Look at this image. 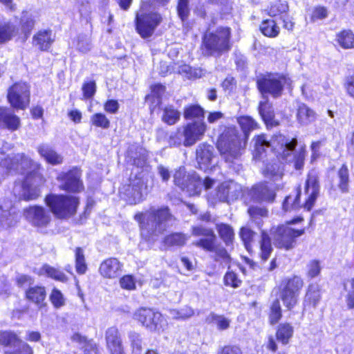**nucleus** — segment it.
Here are the masks:
<instances>
[{
    "label": "nucleus",
    "instance_id": "1",
    "mask_svg": "<svg viewBox=\"0 0 354 354\" xmlns=\"http://www.w3.org/2000/svg\"><path fill=\"white\" fill-rule=\"evenodd\" d=\"M0 166L8 172L27 174L21 183L15 185L13 191L20 199L35 200L40 195L39 186L44 184V179L38 172L40 165L25 156L24 153H12L6 156L0 151Z\"/></svg>",
    "mask_w": 354,
    "mask_h": 354
},
{
    "label": "nucleus",
    "instance_id": "2",
    "mask_svg": "<svg viewBox=\"0 0 354 354\" xmlns=\"http://www.w3.org/2000/svg\"><path fill=\"white\" fill-rule=\"evenodd\" d=\"M254 157L261 159L267 149L274 151L277 156L286 162H292L296 169H301L304 165L306 151L304 149L295 151L297 144L296 138H286L283 135H277L268 140L264 134L253 138Z\"/></svg>",
    "mask_w": 354,
    "mask_h": 354
},
{
    "label": "nucleus",
    "instance_id": "3",
    "mask_svg": "<svg viewBox=\"0 0 354 354\" xmlns=\"http://www.w3.org/2000/svg\"><path fill=\"white\" fill-rule=\"evenodd\" d=\"M173 216L167 207L159 209L151 207L145 213L135 215V219L140 223L141 234L147 239L162 234L168 227V222Z\"/></svg>",
    "mask_w": 354,
    "mask_h": 354
},
{
    "label": "nucleus",
    "instance_id": "4",
    "mask_svg": "<svg viewBox=\"0 0 354 354\" xmlns=\"http://www.w3.org/2000/svg\"><path fill=\"white\" fill-rule=\"evenodd\" d=\"M169 1L142 0L140 12L136 16V29L142 37H150L162 19L159 14L152 12L147 13V11L151 8L154 9L156 6H165Z\"/></svg>",
    "mask_w": 354,
    "mask_h": 354
},
{
    "label": "nucleus",
    "instance_id": "5",
    "mask_svg": "<svg viewBox=\"0 0 354 354\" xmlns=\"http://www.w3.org/2000/svg\"><path fill=\"white\" fill-rule=\"evenodd\" d=\"M246 140L241 139L235 128H227L221 135L217 148L226 162H232L242 154L246 146Z\"/></svg>",
    "mask_w": 354,
    "mask_h": 354
},
{
    "label": "nucleus",
    "instance_id": "6",
    "mask_svg": "<svg viewBox=\"0 0 354 354\" xmlns=\"http://www.w3.org/2000/svg\"><path fill=\"white\" fill-rule=\"evenodd\" d=\"M45 202L51 212L58 218H68L74 216L79 205V198L70 195L49 194Z\"/></svg>",
    "mask_w": 354,
    "mask_h": 354
},
{
    "label": "nucleus",
    "instance_id": "7",
    "mask_svg": "<svg viewBox=\"0 0 354 354\" xmlns=\"http://www.w3.org/2000/svg\"><path fill=\"white\" fill-rule=\"evenodd\" d=\"M230 30L218 28L214 32L206 33L203 38V53L207 56H220L230 48Z\"/></svg>",
    "mask_w": 354,
    "mask_h": 354
},
{
    "label": "nucleus",
    "instance_id": "8",
    "mask_svg": "<svg viewBox=\"0 0 354 354\" xmlns=\"http://www.w3.org/2000/svg\"><path fill=\"white\" fill-rule=\"evenodd\" d=\"M303 286V280L297 276H294L281 283L280 298L283 305L288 310H291L297 305L299 292Z\"/></svg>",
    "mask_w": 354,
    "mask_h": 354
},
{
    "label": "nucleus",
    "instance_id": "9",
    "mask_svg": "<svg viewBox=\"0 0 354 354\" xmlns=\"http://www.w3.org/2000/svg\"><path fill=\"white\" fill-rule=\"evenodd\" d=\"M174 182L176 185L189 196L200 194L201 191V180L195 172L187 173L185 167H181L174 174Z\"/></svg>",
    "mask_w": 354,
    "mask_h": 354
},
{
    "label": "nucleus",
    "instance_id": "10",
    "mask_svg": "<svg viewBox=\"0 0 354 354\" xmlns=\"http://www.w3.org/2000/svg\"><path fill=\"white\" fill-rule=\"evenodd\" d=\"M304 233V230H295L289 225L278 226L274 230L273 240L277 248L286 250L294 248L295 239Z\"/></svg>",
    "mask_w": 354,
    "mask_h": 354
},
{
    "label": "nucleus",
    "instance_id": "11",
    "mask_svg": "<svg viewBox=\"0 0 354 354\" xmlns=\"http://www.w3.org/2000/svg\"><path fill=\"white\" fill-rule=\"evenodd\" d=\"M133 317L151 331L159 332L163 328L165 321L162 315L151 308H140L134 313Z\"/></svg>",
    "mask_w": 354,
    "mask_h": 354
},
{
    "label": "nucleus",
    "instance_id": "12",
    "mask_svg": "<svg viewBox=\"0 0 354 354\" xmlns=\"http://www.w3.org/2000/svg\"><path fill=\"white\" fill-rule=\"evenodd\" d=\"M8 100L15 109H25L30 102V86L25 82L14 84L8 89Z\"/></svg>",
    "mask_w": 354,
    "mask_h": 354
},
{
    "label": "nucleus",
    "instance_id": "13",
    "mask_svg": "<svg viewBox=\"0 0 354 354\" xmlns=\"http://www.w3.org/2000/svg\"><path fill=\"white\" fill-rule=\"evenodd\" d=\"M257 84L263 95L270 93L274 97L281 95L283 86L290 84L289 78L279 75H268L259 80Z\"/></svg>",
    "mask_w": 354,
    "mask_h": 354
},
{
    "label": "nucleus",
    "instance_id": "14",
    "mask_svg": "<svg viewBox=\"0 0 354 354\" xmlns=\"http://www.w3.org/2000/svg\"><path fill=\"white\" fill-rule=\"evenodd\" d=\"M81 173L77 169L68 172H62L57 177L59 183V188L61 190L69 192H80L84 189V185L80 180Z\"/></svg>",
    "mask_w": 354,
    "mask_h": 354
},
{
    "label": "nucleus",
    "instance_id": "15",
    "mask_svg": "<svg viewBox=\"0 0 354 354\" xmlns=\"http://www.w3.org/2000/svg\"><path fill=\"white\" fill-rule=\"evenodd\" d=\"M26 219L35 227H46L51 221L49 212L41 206H30L24 211Z\"/></svg>",
    "mask_w": 354,
    "mask_h": 354
},
{
    "label": "nucleus",
    "instance_id": "16",
    "mask_svg": "<svg viewBox=\"0 0 354 354\" xmlns=\"http://www.w3.org/2000/svg\"><path fill=\"white\" fill-rule=\"evenodd\" d=\"M200 245L202 246V250L213 254L212 258L214 261L218 262L222 266H229L232 258L227 250L221 244H218L216 241L205 240L201 241Z\"/></svg>",
    "mask_w": 354,
    "mask_h": 354
},
{
    "label": "nucleus",
    "instance_id": "17",
    "mask_svg": "<svg viewBox=\"0 0 354 354\" xmlns=\"http://www.w3.org/2000/svg\"><path fill=\"white\" fill-rule=\"evenodd\" d=\"M185 133V146L194 145L201 140L207 129L205 123L203 121L190 122L182 127Z\"/></svg>",
    "mask_w": 354,
    "mask_h": 354
},
{
    "label": "nucleus",
    "instance_id": "18",
    "mask_svg": "<svg viewBox=\"0 0 354 354\" xmlns=\"http://www.w3.org/2000/svg\"><path fill=\"white\" fill-rule=\"evenodd\" d=\"M319 192L318 176L315 171H311L308 175L305 185V193L308 196L304 204L305 209L309 211L313 207Z\"/></svg>",
    "mask_w": 354,
    "mask_h": 354
},
{
    "label": "nucleus",
    "instance_id": "19",
    "mask_svg": "<svg viewBox=\"0 0 354 354\" xmlns=\"http://www.w3.org/2000/svg\"><path fill=\"white\" fill-rule=\"evenodd\" d=\"M196 160L201 169L205 171L211 169L214 158V148L205 143L200 144L196 149Z\"/></svg>",
    "mask_w": 354,
    "mask_h": 354
},
{
    "label": "nucleus",
    "instance_id": "20",
    "mask_svg": "<svg viewBox=\"0 0 354 354\" xmlns=\"http://www.w3.org/2000/svg\"><path fill=\"white\" fill-rule=\"evenodd\" d=\"M105 339L111 354H124L121 335L118 328H108L105 332Z\"/></svg>",
    "mask_w": 354,
    "mask_h": 354
},
{
    "label": "nucleus",
    "instance_id": "21",
    "mask_svg": "<svg viewBox=\"0 0 354 354\" xmlns=\"http://www.w3.org/2000/svg\"><path fill=\"white\" fill-rule=\"evenodd\" d=\"M127 162L138 167H143L147 162V152L145 149L137 144L131 145L126 153Z\"/></svg>",
    "mask_w": 354,
    "mask_h": 354
},
{
    "label": "nucleus",
    "instance_id": "22",
    "mask_svg": "<svg viewBox=\"0 0 354 354\" xmlns=\"http://www.w3.org/2000/svg\"><path fill=\"white\" fill-rule=\"evenodd\" d=\"M128 191L129 192V202L136 204L142 201L149 189L145 179L140 178L136 179L131 185L128 186Z\"/></svg>",
    "mask_w": 354,
    "mask_h": 354
},
{
    "label": "nucleus",
    "instance_id": "23",
    "mask_svg": "<svg viewBox=\"0 0 354 354\" xmlns=\"http://www.w3.org/2000/svg\"><path fill=\"white\" fill-rule=\"evenodd\" d=\"M263 176L270 179L275 183V188L280 189L283 187V183L281 182L283 176V167L281 164L278 162L268 163L262 170Z\"/></svg>",
    "mask_w": 354,
    "mask_h": 354
},
{
    "label": "nucleus",
    "instance_id": "24",
    "mask_svg": "<svg viewBox=\"0 0 354 354\" xmlns=\"http://www.w3.org/2000/svg\"><path fill=\"white\" fill-rule=\"evenodd\" d=\"M122 271V264L115 258H109L100 264L99 272L100 274L108 279L118 277Z\"/></svg>",
    "mask_w": 354,
    "mask_h": 354
},
{
    "label": "nucleus",
    "instance_id": "25",
    "mask_svg": "<svg viewBox=\"0 0 354 354\" xmlns=\"http://www.w3.org/2000/svg\"><path fill=\"white\" fill-rule=\"evenodd\" d=\"M249 194L257 202L272 203L275 198V193L270 189L266 183H260L254 185L250 190Z\"/></svg>",
    "mask_w": 354,
    "mask_h": 354
},
{
    "label": "nucleus",
    "instance_id": "26",
    "mask_svg": "<svg viewBox=\"0 0 354 354\" xmlns=\"http://www.w3.org/2000/svg\"><path fill=\"white\" fill-rule=\"evenodd\" d=\"M20 125L19 118L9 109L0 107V128H6L11 131L17 130Z\"/></svg>",
    "mask_w": 354,
    "mask_h": 354
},
{
    "label": "nucleus",
    "instance_id": "27",
    "mask_svg": "<svg viewBox=\"0 0 354 354\" xmlns=\"http://www.w3.org/2000/svg\"><path fill=\"white\" fill-rule=\"evenodd\" d=\"M54 41L51 30H40L32 38V44L41 50H47Z\"/></svg>",
    "mask_w": 354,
    "mask_h": 354
},
{
    "label": "nucleus",
    "instance_id": "28",
    "mask_svg": "<svg viewBox=\"0 0 354 354\" xmlns=\"http://www.w3.org/2000/svg\"><path fill=\"white\" fill-rule=\"evenodd\" d=\"M192 235L194 236H202L201 239L195 241L192 245L202 249L200 245L201 241L205 240L216 241V236L214 230L211 228L205 227L203 225H197L192 227Z\"/></svg>",
    "mask_w": 354,
    "mask_h": 354
},
{
    "label": "nucleus",
    "instance_id": "29",
    "mask_svg": "<svg viewBox=\"0 0 354 354\" xmlns=\"http://www.w3.org/2000/svg\"><path fill=\"white\" fill-rule=\"evenodd\" d=\"M37 17V12L36 11L30 10H24L22 12L20 24L21 31L24 33L26 38L28 37L31 30L33 29Z\"/></svg>",
    "mask_w": 354,
    "mask_h": 354
},
{
    "label": "nucleus",
    "instance_id": "30",
    "mask_svg": "<svg viewBox=\"0 0 354 354\" xmlns=\"http://www.w3.org/2000/svg\"><path fill=\"white\" fill-rule=\"evenodd\" d=\"M259 111L267 125L277 126L279 124V122L274 118V115L272 105L266 98L260 102Z\"/></svg>",
    "mask_w": 354,
    "mask_h": 354
},
{
    "label": "nucleus",
    "instance_id": "31",
    "mask_svg": "<svg viewBox=\"0 0 354 354\" xmlns=\"http://www.w3.org/2000/svg\"><path fill=\"white\" fill-rule=\"evenodd\" d=\"M37 151L50 164L58 165L62 162V157L47 145H39Z\"/></svg>",
    "mask_w": 354,
    "mask_h": 354
},
{
    "label": "nucleus",
    "instance_id": "32",
    "mask_svg": "<svg viewBox=\"0 0 354 354\" xmlns=\"http://www.w3.org/2000/svg\"><path fill=\"white\" fill-rule=\"evenodd\" d=\"M17 222V215L13 208L9 205H0V225L9 227Z\"/></svg>",
    "mask_w": 354,
    "mask_h": 354
},
{
    "label": "nucleus",
    "instance_id": "33",
    "mask_svg": "<svg viewBox=\"0 0 354 354\" xmlns=\"http://www.w3.org/2000/svg\"><path fill=\"white\" fill-rule=\"evenodd\" d=\"M297 118L301 124L307 125L315 120L316 113L306 105L301 104L297 109Z\"/></svg>",
    "mask_w": 354,
    "mask_h": 354
},
{
    "label": "nucleus",
    "instance_id": "34",
    "mask_svg": "<svg viewBox=\"0 0 354 354\" xmlns=\"http://www.w3.org/2000/svg\"><path fill=\"white\" fill-rule=\"evenodd\" d=\"M260 257L262 260L266 261L272 252L271 240L268 233L263 230L261 232V240L259 241Z\"/></svg>",
    "mask_w": 354,
    "mask_h": 354
},
{
    "label": "nucleus",
    "instance_id": "35",
    "mask_svg": "<svg viewBox=\"0 0 354 354\" xmlns=\"http://www.w3.org/2000/svg\"><path fill=\"white\" fill-rule=\"evenodd\" d=\"M294 328L289 323H281L278 326L276 336L277 339L283 344H287L292 337Z\"/></svg>",
    "mask_w": 354,
    "mask_h": 354
},
{
    "label": "nucleus",
    "instance_id": "36",
    "mask_svg": "<svg viewBox=\"0 0 354 354\" xmlns=\"http://www.w3.org/2000/svg\"><path fill=\"white\" fill-rule=\"evenodd\" d=\"M39 274L46 275L52 279H54L62 282L67 281V277L63 272L48 264L44 265L39 269Z\"/></svg>",
    "mask_w": 354,
    "mask_h": 354
},
{
    "label": "nucleus",
    "instance_id": "37",
    "mask_svg": "<svg viewBox=\"0 0 354 354\" xmlns=\"http://www.w3.org/2000/svg\"><path fill=\"white\" fill-rule=\"evenodd\" d=\"M338 44L344 49L354 48V33L351 30H343L336 36Z\"/></svg>",
    "mask_w": 354,
    "mask_h": 354
},
{
    "label": "nucleus",
    "instance_id": "38",
    "mask_svg": "<svg viewBox=\"0 0 354 354\" xmlns=\"http://www.w3.org/2000/svg\"><path fill=\"white\" fill-rule=\"evenodd\" d=\"M216 230L220 238L227 246L232 243L234 239V232L230 225L223 223L218 224L216 225Z\"/></svg>",
    "mask_w": 354,
    "mask_h": 354
},
{
    "label": "nucleus",
    "instance_id": "39",
    "mask_svg": "<svg viewBox=\"0 0 354 354\" xmlns=\"http://www.w3.org/2000/svg\"><path fill=\"white\" fill-rule=\"evenodd\" d=\"M18 29L12 23L8 22L0 24V44L10 40L17 34Z\"/></svg>",
    "mask_w": 354,
    "mask_h": 354
},
{
    "label": "nucleus",
    "instance_id": "40",
    "mask_svg": "<svg viewBox=\"0 0 354 354\" xmlns=\"http://www.w3.org/2000/svg\"><path fill=\"white\" fill-rule=\"evenodd\" d=\"M337 187L343 193H347L349 190V171L347 166L343 165L337 172Z\"/></svg>",
    "mask_w": 354,
    "mask_h": 354
},
{
    "label": "nucleus",
    "instance_id": "41",
    "mask_svg": "<svg viewBox=\"0 0 354 354\" xmlns=\"http://www.w3.org/2000/svg\"><path fill=\"white\" fill-rule=\"evenodd\" d=\"M238 123L243 131L245 138L247 141L249 133L251 131L258 128L257 122L250 116H241L237 119Z\"/></svg>",
    "mask_w": 354,
    "mask_h": 354
},
{
    "label": "nucleus",
    "instance_id": "42",
    "mask_svg": "<svg viewBox=\"0 0 354 354\" xmlns=\"http://www.w3.org/2000/svg\"><path fill=\"white\" fill-rule=\"evenodd\" d=\"M260 30L266 37H275L279 35L280 28L274 20L266 19L260 25Z\"/></svg>",
    "mask_w": 354,
    "mask_h": 354
},
{
    "label": "nucleus",
    "instance_id": "43",
    "mask_svg": "<svg viewBox=\"0 0 354 354\" xmlns=\"http://www.w3.org/2000/svg\"><path fill=\"white\" fill-rule=\"evenodd\" d=\"M180 113L173 106H167L163 109L162 120L169 125L176 124L180 119Z\"/></svg>",
    "mask_w": 354,
    "mask_h": 354
},
{
    "label": "nucleus",
    "instance_id": "44",
    "mask_svg": "<svg viewBox=\"0 0 354 354\" xmlns=\"http://www.w3.org/2000/svg\"><path fill=\"white\" fill-rule=\"evenodd\" d=\"M20 339L17 335L10 331H3L0 333V344L12 351L17 346Z\"/></svg>",
    "mask_w": 354,
    "mask_h": 354
},
{
    "label": "nucleus",
    "instance_id": "45",
    "mask_svg": "<svg viewBox=\"0 0 354 354\" xmlns=\"http://www.w3.org/2000/svg\"><path fill=\"white\" fill-rule=\"evenodd\" d=\"M28 300L36 304L42 302L46 298V290L44 287L35 286L30 288L26 292Z\"/></svg>",
    "mask_w": 354,
    "mask_h": 354
},
{
    "label": "nucleus",
    "instance_id": "46",
    "mask_svg": "<svg viewBox=\"0 0 354 354\" xmlns=\"http://www.w3.org/2000/svg\"><path fill=\"white\" fill-rule=\"evenodd\" d=\"M128 338L130 342L131 354H142V339L140 335L135 331H131L128 334Z\"/></svg>",
    "mask_w": 354,
    "mask_h": 354
},
{
    "label": "nucleus",
    "instance_id": "47",
    "mask_svg": "<svg viewBox=\"0 0 354 354\" xmlns=\"http://www.w3.org/2000/svg\"><path fill=\"white\" fill-rule=\"evenodd\" d=\"M248 213L252 221L256 223L259 227L261 225V218L268 216V209L258 206H250L248 209Z\"/></svg>",
    "mask_w": 354,
    "mask_h": 354
},
{
    "label": "nucleus",
    "instance_id": "48",
    "mask_svg": "<svg viewBox=\"0 0 354 354\" xmlns=\"http://www.w3.org/2000/svg\"><path fill=\"white\" fill-rule=\"evenodd\" d=\"M300 191H297L295 194L286 196L283 203V209L285 212L296 210L301 207L299 204Z\"/></svg>",
    "mask_w": 354,
    "mask_h": 354
},
{
    "label": "nucleus",
    "instance_id": "49",
    "mask_svg": "<svg viewBox=\"0 0 354 354\" xmlns=\"http://www.w3.org/2000/svg\"><path fill=\"white\" fill-rule=\"evenodd\" d=\"M188 236L182 233H173L164 239L165 244L167 246H183L185 244Z\"/></svg>",
    "mask_w": 354,
    "mask_h": 354
},
{
    "label": "nucleus",
    "instance_id": "50",
    "mask_svg": "<svg viewBox=\"0 0 354 354\" xmlns=\"http://www.w3.org/2000/svg\"><path fill=\"white\" fill-rule=\"evenodd\" d=\"M75 269L80 274H84L87 270L84 250L82 248H76L75 250Z\"/></svg>",
    "mask_w": 354,
    "mask_h": 354
},
{
    "label": "nucleus",
    "instance_id": "51",
    "mask_svg": "<svg viewBox=\"0 0 354 354\" xmlns=\"http://www.w3.org/2000/svg\"><path fill=\"white\" fill-rule=\"evenodd\" d=\"M288 10V3L284 2L278 1L270 6L266 11L270 17H276L278 15H284Z\"/></svg>",
    "mask_w": 354,
    "mask_h": 354
},
{
    "label": "nucleus",
    "instance_id": "52",
    "mask_svg": "<svg viewBox=\"0 0 354 354\" xmlns=\"http://www.w3.org/2000/svg\"><path fill=\"white\" fill-rule=\"evenodd\" d=\"M203 109L198 104L189 105L185 108L184 117L187 120L204 117Z\"/></svg>",
    "mask_w": 354,
    "mask_h": 354
},
{
    "label": "nucleus",
    "instance_id": "53",
    "mask_svg": "<svg viewBox=\"0 0 354 354\" xmlns=\"http://www.w3.org/2000/svg\"><path fill=\"white\" fill-rule=\"evenodd\" d=\"M194 314V310L188 306H185L179 310L171 309L169 310L170 316L176 319H187L192 317Z\"/></svg>",
    "mask_w": 354,
    "mask_h": 354
},
{
    "label": "nucleus",
    "instance_id": "54",
    "mask_svg": "<svg viewBox=\"0 0 354 354\" xmlns=\"http://www.w3.org/2000/svg\"><path fill=\"white\" fill-rule=\"evenodd\" d=\"M256 233L248 226L242 227L239 231V236L247 250H249L251 243L253 241Z\"/></svg>",
    "mask_w": 354,
    "mask_h": 354
},
{
    "label": "nucleus",
    "instance_id": "55",
    "mask_svg": "<svg viewBox=\"0 0 354 354\" xmlns=\"http://www.w3.org/2000/svg\"><path fill=\"white\" fill-rule=\"evenodd\" d=\"M320 299V293L318 286L311 284L308 286V291L306 295V301L315 306Z\"/></svg>",
    "mask_w": 354,
    "mask_h": 354
},
{
    "label": "nucleus",
    "instance_id": "56",
    "mask_svg": "<svg viewBox=\"0 0 354 354\" xmlns=\"http://www.w3.org/2000/svg\"><path fill=\"white\" fill-rule=\"evenodd\" d=\"M90 122L92 125L102 129H108L110 127L109 120L102 113L93 114L91 117Z\"/></svg>",
    "mask_w": 354,
    "mask_h": 354
},
{
    "label": "nucleus",
    "instance_id": "57",
    "mask_svg": "<svg viewBox=\"0 0 354 354\" xmlns=\"http://www.w3.org/2000/svg\"><path fill=\"white\" fill-rule=\"evenodd\" d=\"M207 321L213 322L219 330H225L230 326V320L222 316L212 313L207 319Z\"/></svg>",
    "mask_w": 354,
    "mask_h": 354
},
{
    "label": "nucleus",
    "instance_id": "58",
    "mask_svg": "<svg viewBox=\"0 0 354 354\" xmlns=\"http://www.w3.org/2000/svg\"><path fill=\"white\" fill-rule=\"evenodd\" d=\"M165 91V87L160 84H155L151 87V95L148 99L153 100L152 103L155 104L154 107L160 104V98Z\"/></svg>",
    "mask_w": 354,
    "mask_h": 354
},
{
    "label": "nucleus",
    "instance_id": "59",
    "mask_svg": "<svg viewBox=\"0 0 354 354\" xmlns=\"http://www.w3.org/2000/svg\"><path fill=\"white\" fill-rule=\"evenodd\" d=\"M169 144L173 147H179L181 145L185 146V133L182 128H178L176 132L170 135Z\"/></svg>",
    "mask_w": 354,
    "mask_h": 354
},
{
    "label": "nucleus",
    "instance_id": "60",
    "mask_svg": "<svg viewBox=\"0 0 354 354\" xmlns=\"http://www.w3.org/2000/svg\"><path fill=\"white\" fill-rule=\"evenodd\" d=\"M228 203L236 200L241 193V187L234 181H227Z\"/></svg>",
    "mask_w": 354,
    "mask_h": 354
},
{
    "label": "nucleus",
    "instance_id": "61",
    "mask_svg": "<svg viewBox=\"0 0 354 354\" xmlns=\"http://www.w3.org/2000/svg\"><path fill=\"white\" fill-rule=\"evenodd\" d=\"M281 308L278 299L274 300L270 307V319L271 324H274L281 318Z\"/></svg>",
    "mask_w": 354,
    "mask_h": 354
},
{
    "label": "nucleus",
    "instance_id": "62",
    "mask_svg": "<svg viewBox=\"0 0 354 354\" xmlns=\"http://www.w3.org/2000/svg\"><path fill=\"white\" fill-rule=\"evenodd\" d=\"M223 280L225 286L233 288H238L241 284V280L238 278L237 274L233 271L227 272Z\"/></svg>",
    "mask_w": 354,
    "mask_h": 354
},
{
    "label": "nucleus",
    "instance_id": "63",
    "mask_svg": "<svg viewBox=\"0 0 354 354\" xmlns=\"http://www.w3.org/2000/svg\"><path fill=\"white\" fill-rule=\"evenodd\" d=\"M77 49L82 53H87L91 48V39L85 35H80L77 37Z\"/></svg>",
    "mask_w": 354,
    "mask_h": 354
},
{
    "label": "nucleus",
    "instance_id": "64",
    "mask_svg": "<svg viewBox=\"0 0 354 354\" xmlns=\"http://www.w3.org/2000/svg\"><path fill=\"white\" fill-rule=\"evenodd\" d=\"M6 353L10 354H32L33 351L31 347L26 343L20 340L17 346L12 351H6Z\"/></svg>",
    "mask_w": 354,
    "mask_h": 354
}]
</instances>
